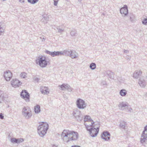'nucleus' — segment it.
Instances as JSON below:
<instances>
[{"label":"nucleus","instance_id":"obj_8","mask_svg":"<svg viewBox=\"0 0 147 147\" xmlns=\"http://www.w3.org/2000/svg\"><path fill=\"white\" fill-rule=\"evenodd\" d=\"M73 114L78 121H80L83 119V116L81 114L80 111L78 110L74 111Z\"/></svg>","mask_w":147,"mask_h":147},{"label":"nucleus","instance_id":"obj_5","mask_svg":"<svg viewBox=\"0 0 147 147\" xmlns=\"http://www.w3.org/2000/svg\"><path fill=\"white\" fill-rule=\"evenodd\" d=\"M38 61V62L39 65L42 67H45L49 63L48 61L46 60L45 57L42 56L39 57Z\"/></svg>","mask_w":147,"mask_h":147},{"label":"nucleus","instance_id":"obj_9","mask_svg":"<svg viewBox=\"0 0 147 147\" xmlns=\"http://www.w3.org/2000/svg\"><path fill=\"white\" fill-rule=\"evenodd\" d=\"M20 96L21 97L24 99L26 102H29L30 94L26 90H23L21 92Z\"/></svg>","mask_w":147,"mask_h":147},{"label":"nucleus","instance_id":"obj_13","mask_svg":"<svg viewBox=\"0 0 147 147\" xmlns=\"http://www.w3.org/2000/svg\"><path fill=\"white\" fill-rule=\"evenodd\" d=\"M46 53L51 55L52 57L55 56H61V51H54V52H51L47 50L46 51Z\"/></svg>","mask_w":147,"mask_h":147},{"label":"nucleus","instance_id":"obj_16","mask_svg":"<svg viewBox=\"0 0 147 147\" xmlns=\"http://www.w3.org/2000/svg\"><path fill=\"white\" fill-rule=\"evenodd\" d=\"M128 104L126 102H120L119 105V109L121 110H123L128 107Z\"/></svg>","mask_w":147,"mask_h":147},{"label":"nucleus","instance_id":"obj_51","mask_svg":"<svg viewBox=\"0 0 147 147\" xmlns=\"http://www.w3.org/2000/svg\"><path fill=\"white\" fill-rule=\"evenodd\" d=\"M127 59H128L130 60V58H129V57H127Z\"/></svg>","mask_w":147,"mask_h":147},{"label":"nucleus","instance_id":"obj_41","mask_svg":"<svg viewBox=\"0 0 147 147\" xmlns=\"http://www.w3.org/2000/svg\"><path fill=\"white\" fill-rule=\"evenodd\" d=\"M54 1V5L55 6H57V4L59 0H53Z\"/></svg>","mask_w":147,"mask_h":147},{"label":"nucleus","instance_id":"obj_32","mask_svg":"<svg viewBox=\"0 0 147 147\" xmlns=\"http://www.w3.org/2000/svg\"><path fill=\"white\" fill-rule=\"evenodd\" d=\"M27 74L25 72H22L21 73L20 76V77L23 78H25L27 77Z\"/></svg>","mask_w":147,"mask_h":147},{"label":"nucleus","instance_id":"obj_14","mask_svg":"<svg viewBox=\"0 0 147 147\" xmlns=\"http://www.w3.org/2000/svg\"><path fill=\"white\" fill-rule=\"evenodd\" d=\"M144 77V76H141L139 80L138 84L140 86L143 88H144L146 84V81L145 80Z\"/></svg>","mask_w":147,"mask_h":147},{"label":"nucleus","instance_id":"obj_45","mask_svg":"<svg viewBox=\"0 0 147 147\" xmlns=\"http://www.w3.org/2000/svg\"><path fill=\"white\" fill-rule=\"evenodd\" d=\"M71 147H81L80 146L78 145H73L71 146Z\"/></svg>","mask_w":147,"mask_h":147},{"label":"nucleus","instance_id":"obj_33","mask_svg":"<svg viewBox=\"0 0 147 147\" xmlns=\"http://www.w3.org/2000/svg\"><path fill=\"white\" fill-rule=\"evenodd\" d=\"M96 123V124H95L94 122L93 121L91 123V124H89V126L90 125L91 127L94 126L96 127H97L98 124L99 125V126H100V124L98 122H97Z\"/></svg>","mask_w":147,"mask_h":147},{"label":"nucleus","instance_id":"obj_3","mask_svg":"<svg viewBox=\"0 0 147 147\" xmlns=\"http://www.w3.org/2000/svg\"><path fill=\"white\" fill-rule=\"evenodd\" d=\"M84 125L86 129L89 131L90 135L92 137H94L97 136L99 131V126L98 124L97 127H96L94 126L91 127L86 123H85Z\"/></svg>","mask_w":147,"mask_h":147},{"label":"nucleus","instance_id":"obj_1","mask_svg":"<svg viewBox=\"0 0 147 147\" xmlns=\"http://www.w3.org/2000/svg\"><path fill=\"white\" fill-rule=\"evenodd\" d=\"M61 137L64 142H68L77 140L78 138V134L77 132L73 131L64 129L62 133Z\"/></svg>","mask_w":147,"mask_h":147},{"label":"nucleus","instance_id":"obj_54","mask_svg":"<svg viewBox=\"0 0 147 147\" xmlns=\"http://www.w3.org/2000/svg\"><path fill=\"white\" fill-rule=\"evenodd\" d=\"M24 147H30L28 146H25Z\"/></svg>","mask_w":147,"mask_h":147},{"label":"nucleus","instance_id":"obj_43","mask_svg":"<svg viewBox=\"0 0 147 147\" xmlns=\"http://www.w3.org/2000/svg\"><path fill=\"white\" fill-rule=\"evenodd\" d=\"M127 109H128V112L131 113V110H132V109L131 108H127Z\"/></svg>","mask_w":147,"mask_h":147},{"label":"nucleus","instance_id":"obj_50","mask_svg":"<svg viewBox=\"0 0 147 147\" xmlns=\"http://www.w3.org/2000/svg\"><path fill=\"white\" fill-rule=\"evenodd\" d=\"M3 100H0V103Z\"/></svg>","mask_w":147,"mask_h":147},{"label":"nucleus","instance_id":"obj_37","mask_svg":"<svg viewBox=\"0 0 147 147\" xmlns=\"http://www.w3.org/2000/svg\"><path fill=\"white\" fill-rule=\"evenodd\" d=\"M143 24L147 25V18H144L142 22Z\"/></svg>","mask_w":147,"mask_h":147},{"label":"nucleus","instance_id":"obj_44","mask_svg":"<svg viewBox=\"0 0 147 147\" xmlns=\"http://www.w3.org/2000/svg\"><path fill=\"white\" fill-rule=\"evenodd\" d=\"M124 52L125 53H129V51L127 50H124Z\"/></svg>","mask_w":147,"mask_h":147},{"label":"nucleus","instance_id":"obj_46","mask_svg":"<svg viewBox=\"0 0 147 147\" xmlns=\"http://www.w3.org/2000/svg\"><path fill=\"white\" fill-rule=\"evenodd\" d=\"M40 39H42V41H45V39L44 38V37H43L42 38V37H41L40 38Z\"/></svg>","mask_w":147,"mask_h":147},{"label":"nucleus","instance_id":"obj_28","mask_svg":"<svg viewBox=\"0 0 147 147\" xmlns=\"http://www.w3.org/2000/svg\"><path fill=\"white\" fill-rule=\"evenodd\" d=\"M129 19L132 22H134V19L135 18V16L132 13H130L129 15Z\"/></svg>","mask_w":147,"mask_h":147},{"label":"nucleus","instance_id":"obj_24","mask_svg":"<svg viewBox=\"0 0 147 147\" xmlns=\"http://www.w3.org/2000/svg\"><path fill=\"white\" fill-rule=\"evenodd\" d=\"M42 17L43 18L41 20V21L42 22H43L44 23H46L47 22V21L49 20V18L47 15L46 14H44L42 16Z\"/></svg>","mask_w":147,"mask_h":147},{"label":"nucleus","instance_id":"obj_38","mask_svg":"<svg viewBox=\"0 0 147 147\" xmlns=\"http://www.w3.org/2000/svg\"><path fill=\"white\" fill-rule=\"evenodd\" d=\"M17 138H12L11 139V142L13 143H17Z\"/></svg>","mask_w":147,"mask_h":147},{"label":"nucleus","instance_id":"obj_53","mask_svg":"<svg viewBox=\"0 0 147 147\" xmlns=\"http://www.w3.org/2000/svg\"><path fill=\"white\" fill-rule=\"evenodd\" d=\"M82 0H78V1L79 2H80Z\"/></svg>","mask_w":147,"mask_h":147},{"label":"nucleus","instance_id":"obj_6","mask_svg":"<svg viewBox=\"0 0 147 147\" xmlns=\"http://www.w3.org/2000/svg\"><path fill=\"white\" fill-rule=\"evenodd\" d=\"M147 125L144 128V130L142 132L140 139L141 143L143 144L147 140Z\"/></svg>","mask_w":147,"mask_h":147},{"label":"nucleus","instance_id":"obj_17","mask_svg":"<svg viewBox=\"0 0 147 147\" xmlns=\"http://www.w3.org/2000/svg\"><path fill=\"white\" fill-rule=\"evenodd\" d=\"M20 82L17 79H13L11 82V84L12 86L15 88L19 86Z\"/></svg>","mask_w":147,"mask_h":147},{"label":"nucleus","instance_id":"obj_10","mask_svg":"<svg viewBox=\"0 0 147 147\" xmlns=\"http://www.w3.org/2000/svg\"><path fill=\"white\" fill-rule=\"evenodd\" d=\"M58 86L59 87V88L60 90H66L69 92H71L72 90V89L71 88L70 86L68 84H63L61 86L59 85Z\"/></svg>","mask_w":147,"mask_h":147},{"label":"nucleus","instance_id":"obj_48","mask_svg":"<svg viewBox=\"0 0 147 147\" xmlns=\"http://www.w3.org/2000/svg\"><path fill=\"white\" fill-rule=\"evenodd\" d=\"M144 96L147 97V93H145L144 94Z\"/></svg>","mask_w":147,"mask_h":147},{"label":"nucleus","instance_id":"obj_11","mask_svg":"<svg viewBox=\"0 0 147 147\" xmlns=\"http://www.w3.org/2000/svg\"><path fill=\"white\" fill-rule=\"evenodd\" d=\"M4 77L7 81H9L12 77V74L10 71L8 70L4 72Z\"/></svg>","mask_w":147,"mask_h":147},{"label":"nucleus","instance_id":"obj_31","mask_svg":"<svg viewBox=\"0 0 147 147\" xmlns=\"http://www.w3.org/2000/svg\"><path fill=\"white\" fill-rule=\"evenodd\" d=\"M90 67L92 70H94L96 68V64L95 63H91L90 65Z\"/></svg>","mask_w":147,"mask_h":147},{"label":"nucleus","instance_id":"obj_27","mask_svg":"<svg viewBox=\"0 0 147 147\" xmlns=\"http://www.w3.org/2000/svg\"><path fill=\"white\" fill-rule=\"evenodd\" d=\"M107 74L109 76V78L113 79L114 77V73L110 71H107Z\"/></svg>","mask_w":147,"mask_h":147},{"label":"nucleus","instance_id":"obj_22","mask_svg":"<svg viewBox=\"0 0 147 147\" xmlns=\"http://www.w3.org/2000/svg\"><path fill=\"white\" fill-rule=\"evenodd\" d=\"M127 125V123L123 121H120L119 127L120 128L125 129V127Z\"/></svg>","mask_w":147,"mask_h":147},{"label":"nucleus","instance_id":"obj_19","mask_svg":"<svg viewBox=\"0 0 147 147\" xmlns=\"http://www.w3.org/2000/svg\"><path fill=\"white\" fill-rule=\"evenodd\" d=\"M71 50L70 49L65 50L63 51H61V55H65L67 56H70V53L71 51Z\"/></svg>","mask_w":147,"mask_h":147},{"label":"nucleus","instance_id":"obj_52","mask_svg":"<svg viewBox=\"0 0 147 147\" xmlns=\"http://www.w3.org/2000/svg\"><path fill=\"white\" fill-rule=\"evenodd\" d=\"M63 96L64 97H65V94H64V95H63Z\"/></svg>","mask_w":147,"mask_h":147},{"label":"nucleus","instance_id":"obj_34","mask_svg":"<svg viewBox=\"0 0 147 147\" xmlns=\"http://www.w3.org/2000/svg\"><path fill=\"white\" fill-rule=\"evenodd\" d=\"M28 2L30 3L31 4H33L36 3L38 0H27Z\"/></svg>","mask_w":147,"mask_h":147},{"label":"nucleus","instance_id":"obj_2","mask_svg":"<svg viewBox=\"0 0 147 147\" xmlns=\"http://www.w3.org/2000/svg\"><path fill=\"white\" fill-rule=\"evenodd\" d=\"M40 123V125L38 127V132L40 136L43 137L46 133L49 125L47 123L44 122Z\"/></svg>","mask_w":147,"mask_h":147},{"label":"nucleus","instance_id":"obj_47","mask_svg":"<svg viewBox=\"0 0 147 147\" xmlns=\"http://www.w3.org/2000/svg\"><path fill=\"white\" fill-rule=\"evenodd\" d=\"M19 1L21 3H23L24 2V0H19Z\"/></svg>","mask_w":147,"mask_h":147},{"label":"nucleus","instance_id":"obj_7","mask_svg":"<svg viewBox=\"0 0 147 147\" xmlns=\"http://www.w3.org/2000/svg\"><path fill=\"white\" fill-rule=\"evenodd\" d=\"M77 107L79 109H83L86 107V104L83 100L78 98L76 102Z\"/></svg>","mask_w":147,"mask_h":147},{"label":"nucleus","instance_id":"obj_25","mask_svg":"<svg viewBox=\"0 0 147 147\" xmlns=\"http://www.w3.org/2000/svg\"><path fill=\"white\" fill-rule=\"evenodd\" d=\"M119 94L121 96H124L127 94V92L125 89H122L120 91Z\"/></svg>","mask_w":147,"mask_h":147},{"label":"nucleus","instance_id":"obj_4","mask_svg":"<svg viewBox=\"0 0 147 147\" xmlns=\"http://www.w3.org/2000/svg\"><path fill=\"white\" fill-rule=\"evenodd\" d=\"M22 114L23 116L27 119L30 118L32 116V111L29 107H24L22 110Z\"/></svg>","mask_w":147,"mask_h":147},{"label":"nucleus","instance_id":"obj_49","mask_svg":"<svg viewBox=\"0 0 147 147\" xmlns=\"http://www.w3.org/2000/svg\"><path fill=\"white\" fill-rule=\"evenodd\" d=\"M52 146L53 147H57V146H56L55 145H53Z\"/></svg>","mask_w":147,"mask_h":147},{"label":"nucleus","instance_id":"obj_21","mask_svg":"<svg viewBox=\"0 0 147 147\" xmlns=\"http://www.w3.org/2000/svg\"><path fill=\"white\" fill-rule=\"evenodd\" d=\"M40 90L42 94H48L49 93L48 91V88L46 87H41Z\"/></svg>","mask_w":147,"mask_h":147},{"label":"nucleus","instance_id":"obj_18","mask_svg":"<svg viewBox=\"0 0 147 147\" xmlns=\"http://www.w3.org/2000/svg\"><path fill=\"white\" fill-rule=\"evenodd\" d=\"M142 72L140 70H137L135 71L134 73L133 77L135 78H140L141 77V75L142 74Z\"/></svg>","mask_w":147,"mask_h":147},{"label":"nucleus","instance_id":"obj_23","mask_svg":"<svg viewBox=\"0 0 147 147\" xmlns=\"http://www.w3.org/2000/svg\"><path fill=\"white\" fill-rule=\"evenodd\" d=\"M84 123H86H86V122H91V123L92 122H93V120L88 115H86L85 117L84 118Z\"/></svg>","mask_w":147,"mask_h":147},{"label":"nucleus","instance_id":"obj_12","mask_svg":"<svg viewBox=\"0 0 147 147\" xmlns=\"http://www.w3.org/2000/svg\"><path fill=\"white\" fill-rule=\"evenodd\" d=\"M110 133L108 131H103L101 135V137L102 139L106 141H108L110 139Z\"/></svg>","mask_w":147,"mask_h":147},{"label":"nucleus","instance_id":"obj_42","mask_svg":"<svg viewBox=\"0 0 147 147\" xmlns=\"http://www.w3.org/2000/svg\"><path fill=\"white\" fill-rule=\"evenodd\" d=\"M4 118V116L2 113H0V118L1 119H3Z\"/></svg>","mask_w":147,"mask_h":147},{"label":"nucleus","instance_id":"obj_36","mask_svg":"<svg viewBox=\"0 0 147 147\" xmlns=\"http://www.w3.org/2000/svg\"><path fill=\"white\" fill-rule=\"evenodd\" d=\"M57 28L58 30V32L59 33H61L62 32L64 31V29H62L60 28V27L59 26H57Z\"/></svg>","mask_w":147,"mask_h":147},{"label":"nucleus","instance_id":"obj_35","mask_svg":"<svg viewBox=\"0 0 147 147\" xmlns=\"http://www.w3.org/2000/svg\"><path fill=\"white\" fill-rule=\"evenodd\" d=\"M24 141L23 138H17V143H20L22 142H23Z\"/></svg>","mask_w":147,"mask_h":147},{"label":"nucleus","instance_id":"obj_15","mask_svg":"<svg viewBox=\"0 0 147 147\" xmlns=\"http://www.w3.org/2000/svg\"><path fill=\"white\" fill-rule=\"evenodd\" d=\"M120 12L122 14H124L125 16L127 15L128 13V9L127 6L125 5L124 7L120 9Z\"/></svg>","mask_w":147,"mask_h":147},{"label":"nucleus","instance_id":"obj_29","mask_svg":"<svg viewBox=\"0 0 147 147\" xmlns=\"http://www.w3.org/2000/svg\"><path fill=\"white\" fill-rule=\"evenodd\" d=\"M3 22H0V35H1L2 33H3L4 31V30L3 28Z\"/></svg>","mask_w":147,"mask_h":147},{"label":"nucleus","instance_id":"obj_20","mask_svg":"<svg viewBox=\"0 0 147 147\" xmlns=\"http://www.w3.org/2000/svg\"><path fill=\"white\" fill-rule=\"evenodd\" d=\"M78 53L75 51L72 50L69 57L72 59H76L78 57Z\"/></svg>","mask_w":147,"mask_h":147},{"label":"nucleus","instance_id":"obj_30","mask_svg":"<svg viewBox=\"0 0 147 147\" xmlns=\"http://www.w3.org/2000/svg\"><path fill=\"white\" fill-rule=\"evenodd\" d=\"M70 34L71 36H76L77 35V31L75 30H72L70 32Z\"/></svg>","mask_w":147,"mask_h":147},{"label":"nucleus","instance_id":"obj_40","mask_svg":"<svg viewBox=\"0 0 147 147\" xmlns=\"http://www.w3.org/2000/svg\"><path fill=\"white\" fill-rule=\"evenodd\" d=\"M3 92L0 90V100H3Z\"/></svg>","mask_w":147,"mask_h":147},{"label":"nucleus","instance_id":"obj_26","mask_svg":"<svg viewBox=\"0 0 147 147\" xmlns=\"http://www.w3.org/2000/svg\"><path fill=\"white\" fill-rule=\"evenodd\" d=\"M34 111L36 113H38L40 111V107L39 105H37L34 107Z\"/></svg>","mask_w":147,"mask_h":147},{"label":"nucleus","instance_id":"obj_39","mask_svg":"<svg viewBox=\"0 0 147 147\" xmlns=\"http://www.w3.org/2000/svg\"><path fill=\"white\" fill-rule=\"evenodd\" d=\"M33 79L35 82H38L40 80L39 78H38L36 77H34Z\"/></svg>","mask_w":147,"mask_h":147}]
</instances>
